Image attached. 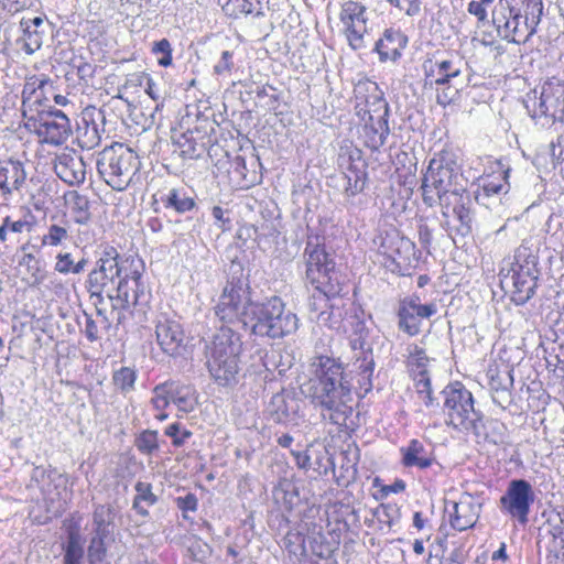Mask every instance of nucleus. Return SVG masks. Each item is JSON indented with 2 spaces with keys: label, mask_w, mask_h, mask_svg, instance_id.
Masks as SVG:
<instances>
[{
  "label": "nucleus",
  "mask_w": 564,
  "mask_h": 564,
  "mask_svg": "<svg viewBox=\"0 0 564 564\" xmlns=\"http://www.w3.org/2000/svg\"><path fill=\"white\" fill-rule=\"evenodd\" d=\"M508 171H502L498 176H487L482 180V191L487 196L507 193L509 185L507 184Z\"/></svg>",
  "instance_id": "obj_47"
},
{
  "label": "nucleus",
  "mask_w": 564,
  "mask_h": 564,
  "mask_svg": "<svg viewBox=\"0 0 564 564\" xmlns=\"http://www.w3.org/2000/svg\"><path fill=\"white\" fill-rule=\"evenodd\" d=\"M358 368L360 370L359 371V376H360L359 383L362 387H365L366 391H369L372 387L371 377H372L373 369H375V361H373L371 352L369 355H365V357L362 358Z\"/></svg>",
  "instance_id": "obj_53"
},
{
  "label": "nucleus",
  "mask_w": 564,
  "mask_h": 564,
  "mask_svg": "<svg viewBox=\"0 0 564 564\" xmlns=\"http://www.w3.org/2000/svg\"><path fill=\"white\" fill-rule=\"evenodd\" d=\"M446 424L460 432H471L497 444L500 440L489 437L486 422L480 411L474 406V397L460 382L452 383L442 391Z\"/></svg>",
  "instance_id": "obj_5"
},
{
  "label": "nucleus",
  "mask_w": 564,
  "mask_h": 564,
  "mask_svg": "<svg viewBox=\"0 0 564 564\" xmlns=\"http://www.w3.org/2000/svg\"><path fill=\"white\" fill-rule=\"evenodd\" d=\"M66 205L76 224L87 225L90 221V202L86 195L76 191L68 192L66 195Z\"/></svg>",
  "instance_id": "obj_35"
},
{
  "label": "nucleus",
  "mask_w": 564,
  "mask_h": 564,
  "mask_svg": "<svg viewBox=\"0 0 564 564\" xmlns=\"http://www.w3.org/2000/svg\"><path fill=\"white\" fill-rule=\"evenodd\" d=\"M339 20L344 25V33L349 45L354 50L365 47L369 21L367 7L357 1H346L341 4Z\"/></svg>",
  "instance_id": "obj_17"
},
{
  "label": "nucleus",
  "mask_w": 564,
  "mask_h": 564,
  "mask_svg": "<svg viewBox=\"0 0 564 564\" xmlns=\"http://www.w3.org/2000/svg\"><path fill=\"white\" fill-rule=\"evenodd\" d=\"M409 368L412 375H419L423 372H429L427 365L430 362L429 357L425 354V350L417 345L409 346Z\"/></svg>",
  "instance_id": "obj_45"
},
{
  "label": "nucleus",
  "mask_w": 564,
  "mask_h": 564,
  "mask_svg": "<svg viewBox=\"0 0 564 564\" xmlns=\"http://www.w3.org/2000/svg\"><path fill=\"white\" fill-rule=\"evenodd\" d=\"M305 279L325 299L339 295L344 289L335 259L326 249L324 238L308 236L303 252Z\"/></svg>",
  "instance_id": "obj_4"
},
{
  "label": "nucleus",
  "mask_w": 564,
  "mask_h": 564,
  "mask_svg": "<svg viewBox=\"0 0 564 564\" xmlns=\"http://www.w3.org/2000/svg\"><path fill=\"white\" fill-rule=\"evenodd\" d=\"M26 173L20 161L0 162V191L4 199L15 191H20L25 183Z\"/></svg>",
  "instance_id": "obj_28"
},
{
  "label": "nucleus",
  "mask_w": 564,
  "mask_h": 564,
  "mask_svg": "<svg viewBox=\"0 0 564 564\" xmlns=\"http://www.w3.org/2000/svg\"><path fill=\"white\" fill-rule=\"evenodd\" d=\"M372 111L379 112L378 115L380 116L379 118L364 120L366 123L362 129V137L365 144L376 151L386 144L390 133L388 126L389 106L388 104L379 101V104H377V110L373 109Z\"/></svg>",
  "instance_id": "obj_23"
},
{
  "label": "nucleus",
  "mask_w": 564,
  "mask_h": 564,
  "mask_svg": "<svg viewBox=\"0 0 564 564\" xmlns=\"http://www.w3.org/2000/svg\"><path fill=\"white\" fill-rule=\"evenodd\" d=\"M172 45L167 39H162L153 43L151 52L156 56L158 64L162 67L172 65Z\"/></svg>",
  "instance_id": "obj_51"
},
{
  "label": "nucleus",
  "mask_w": 564,
  "mask_h": 564,
  "mask_svg": "<svg viewBox=\"0 0 564 564\" xmlns=\"http://www.w3.org/2000/svg\"><path fill=\"white\" fill-rule=\"evenodd\" d=\"M110 536L111 535H100L94 533V536L91 538L90 544L88 546V557L91 564L101 562L106 557V540L110 539Z\"/></svg>",
  "instance_id": "obj_48"
},
{
  "label": "nucleus",
  "mask_w": 564,
  "mask_h": 564,
  "mask_svg": "<svg viewBox=\"0 0 564 564\" xmlns=\"http://www.w3.org/2000/svg\"><path fill=\"white\" fill-rule=\"evenodd\" d=\"M256 303L250 300L247 289L240 281H230L225 285L219 296L215 306V314L221 325L249 329L250 313L252 305Z\"/></svg>",
  "instance_id": "obj_10"
},
{
  "label": "nucleus",
  "mask_w": 564,
  "mask_h": 564,
  "mask_svg": "<svg viewBox=\"0 0 564 564\" xmlns=\"http://www.w3.org/2000/svg\"><path fill=\"white\" fill-rule=\"evenodd\" d=\"M212 215L217 221V225L221 231L230 230V219L225 216L226 212L220 206H214L212 209Z\"/></svg>",
  "instance_id": "obj_63"
},
{
  "label": "nucleus",
  "mask_w": 564,
  "mask_h": 564,
  "mask_svg": "<svg viewBox=\"0 0 564 564\" xmlns=\"http://www.w3.org/2000/svg\"><path fill=\"white\" fill-rule=\"evenodd\" d=\"M53 88L52 82L45 76H32L26 79L22 89V102L25 106L29 102L42 105V100H47L48 90Z\"/></svg>",
  "instance_id": "obj_34"
},
{
  "label": "nucleus",
  "mask_w": 564,
  "mask_h": 564,
  "mask_svg": "<svg viewBox=\"0 0 564 564\" xmlns=\"http://www.w3.org/2000/svg\"><path fill=\"white\" fill-rule=\"evenodd\" d=\"M355 97H356V113L362 120L379 118V112H373L372 110H377V104L379 101L383 104H388L381 96L377 85L375 83H365L358 84L355 88Z\"/></svg>",
  "instance_id": "obj_25"
},
{
  "label": "nucleus",
  "mask_w": 564,
  "mask_h": 564,
  "mask_svg": "<svg viewBox=\"0 0 564 564\" xmlns=\"http://www.w3.org/2000/svg\"><path fill=\"white\" fill-rule=\"evenodd\" d=\"M534 500L535 494L528 480L512 479L506 492L500 497L499 508L502 513L517 520L519 524L525 525L529 522V514Z\"/></svg>",
  "instance_id": "obj_14"
},
{
  "label": "nucleus",
  "mask_w": 564,
  "mask_h": 564,
  "mask_svg": "<svg viewBox=\"0 0 564 564\" xmlns=\"http://www.w3.org/2000/svg\"><path fill=\"white\" fill-rule=\"evenodd\" d=\"M378 250L391 261L386 263L392 272L400 275L410 274L409 271L415 261V245L409 238L401 236L397 230L380 236Z\"/></svg>",
  "instance_id": "obj_15"
},
{
  "label": "nucleus",
  "mask_w": 564,
  "mask_h": 564,
  "mask_svg": "<svg viewBox=\"0 0 564 564\" xmlns=\"http://www.w3.org/2000/svg\"><path fill=\"white\" fill-rule=\"evenodd\" d=\"M31 480L40 489L48 511L56 513L64 509L67 478L63 474L56 469L36 466L32 470Z\"/></svg>",
  "instance_id": "obj_16"
},
{
  "label": "nucleus",
  "mask_w": 564,
  "mask_h": 564,
  "mask_svg": "<svg viewBox=\"0 0 564 564\" xmlns=\"http://www.w3.org/2000/svg\"><path fill=\"white\" fill-rule=\"evenodd\" d=\"M29 122L42 142L51 145L65 143L73 132L68 116L51 106L37 110V116L30 118Z\"/></svg>",
  "instance_id": "obj_13"
},
{
  "label": "nucleus",
  "mask_w": 564,
  "mask_h": 564,
  "mask_svg": "<svg viewBox=\"0 0 564 564\" xmlns=\"http://www.w3.org/2000/svg\"><path fill=\"white\" fill-rule=\"evenodd\" d=\"M488 384L490 390L502 395H509V389L513 384V378L510 370L500 371L498 368H489L487 371Z\"/></svg>",
  "instance_id": "obj_42"
},
{
  "label": "nucleus",
  "mask_w": 564,
  "mask_h": 564,
  "mask_svg": "<svg viewBox=\"0 0 564 564\" xmlns=\"http://www.w3.org/2000/svg\"><path fill=\"white\" fill-rule=\"evenodd\" d=\"M34 217L29 213L22 218L13 219L7 216L0 225V241L6 242L9 234L31 232L34 228Z\"/></svg>",
  "instance_id": "obj_38"
},
{
  "label": "nucleus",
  "mask_w": 564,
  "mask_h": 564,
  "mask_svg": "<svg viewBox=\"0 0 564 564\" xmlns=\"http://www.w3.org/2000/svg\"><path fill=\"white\" fill-rule=\"evenodd\" d=\"M69 220L61 218L57 223L47 226L46 232L41 239L42 246L58 247L69 238Z\"/></svg>",
  "instance_id": "obj_40"
},
{
  "label": "nucleus",
  "mask_w": 564,
  "mask_h": 564,
  "mask_svg": "<svg viewBox=\"0 0 564 564\" xmlns=\"http://www.w3.org/2000/svg\"><path fill=\"white\" fill-rule=\"evenodd\" d=\"M143 295V285L141 273L137 270H128L127 273L117 282L115 291L108 296L112 301L113 310H126L138 305Z\"/></svg>",
  "instance_id": "obj_19"
},
{
  "label": "nucleus",
  "mask_w": 564,
  "mask_h": 564,
  "mask_svg": "<svg viewBox=\"0 0 564 564\" xmlns=\"http://www.w3.org/2000/svg\"><path fill=\"white\" fill-rule=\"evenodd\" d=\"M30 248V243H24L21 247V250L24 252L23 257L21 258L19 264L21 267H25L28 273L33 279V283H40L44 275L41 270V262L37 258H35L32 253L26 252V250Z\"/></svg>",
  "instance_id": "obj_46"
},
{
  "label": "nucleus",
  "mask_w": 564,
  "mask_h": 564,
  "mask_svg": "<svg viewBox=\"0 0 564 564\" xmlns=\"http://www.w3.org/2000/svg\"><path fill=\"white\" fill-rule=\"evenodd\" d=\"M164 434L172 440V445L175 447L183 446L188 438L192 437V431L187 430L182 423L174 422L167 425L164 430Z\"/></svg>",
  "instance_id": "obj_49"
},
{
  "label": "nucleus",
  "mask_w": 564,
  "mask_h": 564,
  "mask_svg": "<svg viewBox=\"0 0 564 564\" xmlns=\"http://www.w3.org/2000/svg\"><path fill=\"white\" fill-rule=\"evenodd\" d=\"M415 381V388L419 394H423L432 390L431 378L429 372L412 375Z\"/></svg>",
  "instance_id": "obj_62"
},
{
  "label": "nucleus",
  "mask_w": 564,
  "mask_h": 564,
  "mask_svg": "<svg viewBox=\"0 0 564 564\" xmlns=\"http://www.w3.org/2000/svg\"><path fill=\"white\" fill-rule=\"evenodd\" d=\"M462 174L451 164L432 160L422 178V198L425 205L432 207L437 203L442 207V215L448 212L451 199H458L466 193L462 183Z\"/></svg>",
  "instance_id": "obj_7"
},
{
  "label": "nucleus",
  "mask_w": 564,
  "mask_h": 564,
  "mask_svg": "<svg viewBox=\"0 0 564 564\" xmlns=\"http://www.w3.org/2000/svg\"><path fill=\"white\" fill-rule=\"evenodd\" d=\"M126 261H119V254L115 248L104 252L96 263V268L88 275V291L94 297L102 300V293L107 296L115 291L116 280H120L128 271Z\"/></svg>",
  "instance_id": "obj_11"
},
{
  "label": "nucleus",
  "mask_w": 564,
  "mask_h": 564,
  "mask_svg": "<svg viewBox=\"0 0 564 564\" xmlns=\"http://www.w3.org/2000/svg\"><path fill=\"white\" fill-rule=\"evenodd\" d=\"M406 44L408 37L400 30L387 29L376 43V51L381 62L397 61Z\"/></svg>",
  "instance_id": "obj_30"
},
{
  "label": "nucleus",
  "mask_w": 564,
  "mask_h": 564,
  "mask_svg": "<svg viewBox=\"0 0 564 564\" xmlns=\"http://www.w3.org/2000/svg\"><path fill=\"white\" fill-rule=\"evenodd\" d=\"M115 521V509L111 505H98L93 513V532L111 535Z\"/></svg>",
  "instance_id": "obj_36"
},
{
  "label": "nucleus",
  "mask_w": 564,
  "mask_h": 564,
  "mask_svg": "<svg viewBox=\"0 0 564 564\" xmlns=\"http://www.w3.org/2000/svg\"><path fill=\"white\" fill-rule=\"evenodd\" d=\"M54 171L63 182L69 185H78L85 182V162L74 150L65 149L56 155Z\"/></svg>",
  "instance_id": "obj_21"
},
{
  "label": "nucleus",
  "mask_w": 564,
  "mask_h": 564,
  "mask_svg": "<svg viewBox=\"0 0 564 564\" xmlns=\"http://www.w3.org/2000/svg\"><path fill=\"white\" fill-rule=\"evenodd\" d=\"M95 120L88 121L83 119V126L78 127L77 140L82 149L91 150L99 145L101 141V132Z\"/></svg>",
  "instance_id": "obj_41"
},
{
  "label": "nucleus",
  "mask_w": 564,
  "mask_h": 564,
  "mask_svg": "<svg viewBox=\"0 0 564 564\" xmlns=\"http://www.w3.org/2000/svg\"><path fill=\"white\" fill-rule=\"evenodd\" d=\"M415 299L404 297L399 302L397 316L398 327L409 336H415L421 332V321L415 311Z\"/></svg>",
  "instance_id": "obj_33"
},
{
  "label": "nucleus",
  "mask_w": 564,
  "mask_h": 564,
  "mask_svg": "<svg viewBox=\"0 0 564 564\" xmlns=\"http://www.w3.org/2000/svg\"><path fill=\"white\" fill-rule=\"evenodd\" d=\"M160 200L165 209H173L177 214H185L197 207L193 192L185 186L166 189L161 194Z\"/></svg>",
  "instance_id": "obj_31"
},
{
  "label": "nucleus",
  "mask_w": 564,
  "mask_h": 564,
  "mask_svg": "<svg viewBox=\"0 0 564 564\" xmlns=\"http://www.w3.org/2000/svg\"><path fill=\"white\" fill-rule=\"evenodd\" d=\"M542 15V0H498L491 22L502 40L523 44L536 33Z\"/></svg>",
  "instance_id": "obj_2"
},
{
  "label": "nucleus",
  "mask_w": 564,
  "mask_h": 564,
  "mask_svg": "<svg viewBox=\"0 0 564 564\" xmlns=\"http://www.w3.org/2000/svg\"><path fill=\"white\" fill-rule=\"evenodd\" d=\"M241 338L238 328L220 325L205 345L207 366L215 381L230 386L237 381Z\"/></svg>",
  "instance_id": "obj_3"
},
{
  "label": "nucleus",
  "mask_w": 564,
  "mask_h": 564,
  "mask_svg": "<svg viewBox=\"0 0 564 564\" xmlns=\"http://www.w3.org/2000/svg\"><path fill=\"white\" fill-rule=\"evenodd\" d=\"M463 62L460 58H446L427 61L424 63L425 86H447L451 87L453 79L462 74Z\"/></svg>",
  "instance_id": "obj_20"
},
{
  "label": "nucleus",
  "mask_w": 564,
  "mask_h": 564,
  "mask_svg": "<svg viewBox=\"0 0 564 564\" xmlns=\"http://www.w3.org/2000/svg\"><path fill=\"white\" fill-rule=\"evenodd\" d=\"M197 498L194 494H187L184 497H178L176 499V506L180 510L186 511H195L197 509Z\"/></svg>",
  "instance_id": "obj_61"
},
{
  "label": "nucleus",
  "mask_w": 564,
  "mask_h": 564,
  "mask_svg": "<svg viewBox=\"0 0 564 564\" xmlns=\"http://www.w3.org/2000/svg\"><path fill=\"white\" fill-rule=\"evenodd\" d=\"M563 105L564 80L551 77L542 84L540 93L534 89L528 95L525 107L530 117L538 121L547 117L556 119V115L561 111Z\"/></svg>",
  "instance_id": "obj_12"
},
{
  "label": "nucleus",
  "mask_w": 564,
  "mask_h": 564,
  "mask_svg": "<svg viewBox=\"0 0 564 564\" xmlns=\"http://www.w3.org/2000/svg\"><path fill=\"white\" fill-rule=\"evenodd\" d=\"M234 67L232 53L223 51L219 61L214 66V73L218 76H227Z\"/></svg>",
  "instance_id": "obj_57"
},
{
  "label": "nucleus",
  "mask_w": 564,
  "mask_h": 564,
  "mask_svg": "<svg viewBox=\"0 0 564 564\" xmlns=\"http://www.w3.org/2000/svg\"><path fill=\"white\" fill-rule=\"evenodd\" d=\"M316 382L311 387L310 395L316 408L321 409L323 420L343 426L352 414L351 380L344 365L332 357L318 356L313 364Z\"/></svg>",
  "instance_id": "obj_1"
},
{
  "label": "nucleus",
  "mask_w": 564,
  "mask_h": 564,
  "mask_svg": "<svg viewBox=\"0 0 564 564\" xmlns=\"http://www.w3.org/2000/svg\"><path fill=\"white\" fill-rule=\"evenodd\" d=\"M469 203V196L467 193L459 195L458 199H451L448 204V212L444 217V227L447 230L452 229V218L457 221V225L453 227L456 234L465 237L471 232L473 214L470 208L467 206Z\"/></svg>",
  "instance_id": "obj_24"
},
{
  "label": "nucleus",
  "mask_w": 564,
  "mask_h": 564,
  "mask_svg": "<svg viewBox=\"0 0 564 564\" xmlns=\"http://www.w3.org/2000/svg\"><path fill=\"white\" fill-rule=\"evenodd\" d=\"M87 263H88V261L85 258H82L79 261L75 262L69 252L58 253L56 256V262H55L54 269H55V271L63 273V274H68V273L78 274L85 270Z\"/></svg>",
  "instance_id": "obj_44"
},
{
  "label": "nucleus",
  "mask_w": 564,
  "mask_h": 564,
  "mask_svg": "<svg viewBox=\"0 0 564 564\" xmlns=\"http://www.w3.org/2000/svg\"><path fill=\"white\" fill-rule=\"evenodd\" d=\"M401 463L404 467L426 469L436 463L433 452L419 440H411L409 444L400 448Z\"/></svg>",
  "instance_id": "obj_29"
},
{
  "label": "nucleus",
  "mask_w": 564,
  "mask_h": 564,
  "mask_svg": "<svg viewBox=\"0 0 564 564\" xmlns=\"http://www.w3.org/2000/svg\"><path fill=\"white\" fill-rule=\"evenodd\" d=\"M156 392L155 406L158 409L167 408L173 403L180 412L187 414L194 411L198 404L195 388L180 381L167 380L159 383L156 384Z\"/></svg>",
  "instance_id": "obj_18"
},
{
  "label": "nucleus",
  "mask_w": 564,
  "mask_h": 564,
  "mask_svg": "<svg viewBox=\"0 0 564 564\" xmlns=\"http://www.w3.org/2000/svg\"><path fill=\"white\" fill-rule=\"evenodd\" d=\"M84 551L78 540L70 535L66 545L64 564H80Z\"/></svg>",
  "instance_id": "obj_56"
},
{
  "label": "nucleus",
  "mask_w": 564,
  "mask_h": 564,
  "mask_svg": "<svg viewBox=\"0 0 564 564\" xmlns=\"http://www.w3.org/2000/svg\"><path fill=\"white\" fill-rule=\"evenodd\" d=\"M453 512L449 516L451 525L458 531L473 528L480 513V505L470 496L462 497L458 502H454Z\"/></svg>",
  "instance_id": "obj_26"
},
{
  "label": "nucleus",
  "mask_w": 564,
  "mask_h": 564,
  "mask_svg": "<svg viewBox=\"0 0 564 564\" xmlns=\"http://www.w3.org/2000/svg\"><path fill=\"white\" fill-rule=\"evenodd\" d=\"M137 449L147 456H152L160 449L159 432L155 430H143L134 440Z\"/></svg>",
  "instance_id": "obj_43"
},
{
  "label": "nucleus",
  "mask_w": 564,
  "mask_h": 564,
  "mask_svg": "<svg viewBox=\"0 0 564 564\" xmlns=\"http://www.w3.org/2000/svg\"><path fill=\"white\" fill-rule=\"evenodd\" d=\"M223 11L230 18H241L247 15L262 17L264 8L269 0H218Z\"/></svg>",
  "instance_id": "obj_32"
},
{
  "label": "nucleus",
  "mask_w": 564,
  "mask_h": 564,
  "mask_svg": "<svg viewBox=\"0 0 564 564\" xmlns=\"http://www.w3.org/2000/svg\"><path fill=\"white\" fill-rule=\"evenodd\" d=\"M346 180L345 195L348 197L356 196L365 188L366 176L362 172L350 170L349 173L346 174Z\"/></svg>",
  "instance_id": "obj_52"
},
{
  "label": "nucleus",
  "mask_w": 564,
  "mask_h": 564,
  "mask_svg": "<svg viewBox=\"0 0 564 564\" xmlns=\"http://www.w3.org/2000/svg\"><path fill=\"white\" fill-rule=\"evenodd\" d=\"M378 521L391 528L399 519V509L394 505H380L375 512Z\"/></svg>",
  "instance_id": "obj_55"
},
{
  "label": "nucleus",
  "mask_w": 564,
  "mask_h": 564,
  "mask_svg": "<svg viewBox=\"0 0 564 564\" xmlns=\"http://www.w3.org/2000/svg\"><path fill=\"white\" fill-rule=\"evenodd\" d=\"M135 497L132 508L142 517L149 516L148 508L155 505L158 497L152 492V486L149 482L138 481L134 486Z\"/></svg>",
  "instance_id": "obj_39"
},
{
  "label": "nucleus",
  "mask_w": 564,
  "mask_h": 564,
  "mask_svg": "<svg viewBox=\"0 0 564 564\" xmlns=\"http://www.w3.org/2000/svg\"><path fill=\"white\" fill-rule=\"evenodd\" d=\"M20 28L23 32V35L20 39V42H22V50L28 55H32L43 45L46 33L44 18H22L20 21Z\"/></svg>",
  "instance_id": "obj_27"
},
{
  "label": "nucleus",
  "mask_w": 564,
  "mask_h": 564,
  "mask_svg": "<svg viewBox=\"0 0 564 564\" xmlns=\"http://www.w3.org/2000/svg\"><path fill=\"white\" fill-rule=\"evenodd\" d=\"M156 341L163 352L176 357L184 349V332L181 324L170 318L159 319L155 326Z\"/></svg>",
  "instance_id": "obj_22"
},
{
  "label": "nucleus",
  "mask_w": 564,
  "mask_h": 564,
  "mask_svg": "<svg viewBox=\"0 0 564 564\" xmlns=\"http://www.w3.org/2000/svg\"><path fill=\"white\" fill-rule=\"evenodd\" d=\"M187 550L197 562H204L212 554V546L196 535L188 539Z\"/></svg>",
  "instance_id": "obj_50"
},
{
  "label": "nucleus",
  "mask_w": 564,
  "mask_h": 564,
  "mask_svg": "<svg viewBox=\"0 0 564 564\" xmlns=\"http://www.w3.org/2000/svg\"><path fill=\"white\" fill-rule=\"evenodd\" d=\"M494 2L495 0H471L467 6V11L477 19L478 23L484 24L488 22L487 9Z\"/></svg>",
  "instance_id": "obj_54"
},
{
  "label": "nucleus",
  "mask_w": 564,
  "mask_h": 564,
  "mask_svg": "<svg viewBox=\"0 0 564 564\" xmlns=\"http://www.w3.org/2000/svg\"><path fill=\"white\" fill-rule=\"evenodd\" d=\"M366 332V327L364 322H358L356 327L357 337L350 339V346L354 350H361L364 351V346L366 343V335L364 333Z\"/></svg>",
  "instance_id": "obj_64"
},
{
  "label": "nucleus",
  "mask_w": 564,
  "mask_h": 564,
  "mask_svg": "<svg viewBox=\"0 0 564 564\" xmlns=\"http://www.w3.org/2000/svg\"><path fill=\"white\" fill-rule=\"evenodd\" d=\"M137 379L138 371L134 367L122 366L112 372L111 382L116 391L127 395L135 390Z\"/></svg>",
  "instance_id": "obj_37"
},
{
  "label": "nucleus",
  "mask_w": 564,
  "mask_h": 564,
  "mask_svg": "<svg viewBox=\"0 0 564 564\" xmlns=\"http://www.w3.org/2000/svg\"><path fill=\"white\" fill-rule=\"evenodd\" d=\"M411 297L415 299L414 311L421 322L423 318H430L437 313V305L435 303L421 304L419 296L412 295Z\"/></svg>",
  "instance_id": "obj_58"
},
{
  "label": "nucleus",
  "mask_w": 564,
  "mask_h": 564,
  "mask_svg": "<svg viewBox=\"0 0 564 564\" xmlns=\"http://www.w3.org/2000/svg\"><path fill=\"white\" fill-rule=\"evenodd\" d=\"M251 310L249 329L256 336L280 339L294 334L299 328L297 315L279 296L258 302Z\"/></svg>",
  "instance_id": "obj_6"
},
{
  "label": "nucleus",
  "mask_w": 564,
  "mask_h": 564,
  "mask_svg": "<svg viewBox=\"0 0 564 564\" xmlns=\"http://www.w3.org/2000/svg\"><path fill=\"white\" fill-rule=\"evenodd\" d=\"M4 8L12 13L30 9L34 6L35 0H3Z\"/></svg>",
  "instance_id": "obj_59"
},
{
  "label": "nucleus",
  "mask_w": 564,
  "mask_h": 564,
  "mask_svg": "<svg viewBox=\"0 0 564 564\" xmlns=\"http://www.w3.org/2000/svg\"><path fill=\"white\" fill-rule=\"evenodd\" d=\"M84 334L90 343H95L100 338L97 322L89 315H86Z\"/></svg>",
  "instance_id": "obj_60"
},
{
  "label": "nucleus",
  "mask_w": 564,
  "mask_h": 564,
  "mask_svg": "<svg viewBox=\"0 0 564 564\" xmlns=\"http://www.w3.org/2000/svg\"><path fill=\"white\" fill-rule=\"evenodd\" d=\"M539 275V249L523 242L516 249L510 271L501 283L510 288L512 302L523 305L535 294Z\"/></svg>",
  "instance_id": "obj_8"
},
{
  "label": "nucleus",
  "mask_w": 564,
  "mask_h": 564,
  "mask_svg": "<svg viewBox=\"0 0 564 564\" xmlns=\"http://www.w3.org/2000/svg\"><path fill=\"white\" fill-rule=\"evenodd\" d=\"M138 154L123 144L104 149L97 160L102 180L115 191H124L140 169Z\"/></svg>",
  "instance_id": "obj_9"
}]
</instances>
